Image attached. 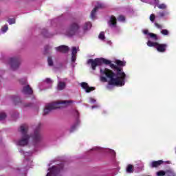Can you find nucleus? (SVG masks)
I'll return each mask as SVG.
<instances>
[{
  "label": "nucleus",
  "instance_id": "1",
  "mask_svg": "<svg viewBox=\"0 0 176 176\" xmlns=\"http://www.w3.org/2000/svg\"><path fill=\"white\" fill-rule=\"evenodd\" d=\"M87 64L91 65L93 71H96V67L102 64L106 65H110L112 69H116V74L113 72L112 70L107 67H100V82L105 83L108 82L107 89L111 90V86H124L126 84V74L124 73L122 69H120L119 66L111 63V60H107L104 58H97L95 59H89L87 60Z\"/></svg>",
  "mask_w": 176,
  "mask_h": 176
},
{
  "label": "nucleus",
  "instance_id": "2",
  "mask_svg": "<svg viewBox=\"0 0 176 176\" xmlns=\"http://www.w3.org/2000/svg\"><path fill=\"white\" fill-rule=\"evenodd\" d=\"M39 129H41V124L36 128L33 133L29 135L28 125H21L20 127V132L22 134V137L16 142V145H19V146H25V145H28L30 140H32V144L34 146L39 145L41 141H42V135H41V133H39Z\"/></svg>",
  "mask_w": 176,
  "mask_h": 176
},
{
  "label": "nucleus",
  "instance_id": "3",
  "mask_svg": "<svg viewBox=\"0 0 176 176\" xmlns=\"http://www.w3.org/2000/svg\"><path fill=\"white\" fill-rule=\"evenodd\" d=\"M91 28V23L87 22L82 27L78 22L72 23L67 30L65 32V34L67 36H83Z\"/></svg>",
  "mask_w": 176,
  "mask_h": 176
},
{
  "label": "nucleus",
  "instance_id": "4",
  "mask_svg": "<svg viewBox=\"0 0 176 176\" xmlns=\"http://www.w3.org/2000/svg\"><path fill=\"white\" fill-rule=\"evenodd\" d=\"M72 102H74L72 100H60L52 103H48L45 105L44 109V115H47V113H49L50 111H53V109L68 107V105L72 104Z\"/></svg>",
  "mask_w": 176,
  "mask_h": 176
},
{
  "label": "nucleus",
  "instance_id": "5",
  "mask_svg": "<svg viewBox=\"0 0 176 176\" xmlns=\"http://www.w3.org/2000/svg\"><path fill=\"white\" fill-rule=\"evenodd\" d=\"M147 46L149 47H155L160 53H164L167 49V44H159L158 43L151 41V40L148 41Z\"/></svg>",
  "mask_w": 176,
  "mask_h": 176
},
{
  "label": "nucleus",
  "instance_id": "6",
  "mask_svg": "<svg viewBox=\"0 0 176 176\" xmlns=\"http://www.w3.org/2000/svg\"><path fill=\"white\" fill-rule=\"evenodd\" d=\"M63 164L58 165V166H52V168H50L48 169V173L46 176H57L61 171H63Z\"/></svg>",
  "mask_w": 176,
  "mask_h": 176
},
{
  "label": "nucleus",
  "instance_id": "7",
  "mask_svg": "<svg viewBox=\"0 0 176 176\" xmlns=\"http://www.w3.org/2000/svg\"><path fill=\"white\" fill-rule=\"evenodd\" d=\"M142 2H145L146 3H150L151 5H155V6H157L158 9H162L164 10L167 9V5L165 3L159 4V0H141Z\"/></svg>",
  "mask_w": 176,
  "mask_h": 176
},
{
  "label": "nucleus",
  "instance_id": "8",
  "mask_svg": "<svg viewBox=\"0 0 176 176\" xmlns=\"http://www.w3.org/2000/svg\"><path fill=\"white\" fill-rule=\"evenodd\" d=\"M9 65L11 69L14 71L20 67V59H19V58H10L9 59Z\"/></svg>",
  "mask_w": 176,
  "mask_h": 176
},
{
  "label": "nucleus",
  "instance_id": "9",
  "mask_svg": "<svg viewBox=\"0 0 176 176\" xmlns=\"http://www.w3.org/2000/svg\"><path fill=\"white\" fill-rule=\"evenodd\" d=\"M95 3H96V5H95V8L91 12V19H92V20H94V19H96V13H97V10H98V9L104 8V4L102 3L96 2Z\"/></svg>",
  "mask_w": 176,
  "mask_h": 176
},
{
  "label": "nucleus",
  "instance_id": "10",
  "mask_svg": "<svg viewBox=\"0 0 176 176\" xmlns=\"http://www.w3.org/2000/svg\"><path fill=\"white\" fill-rule=\"evenodd\" d=\"M53 84V80L50 78H46L45 80V83L40 86V90H46L47 89H51L52 85Z\"/></svg>",
  "mask_w": 176,
  "mask_h": 176
},
{
  "label": "nucleus",
  "instance_id": "11",
  "mask_svg": "<svg viewBox=\"0 0 176 176\" xmlns=\"http://www.w3.org/2000/svg\"><path fill=\"white\" fill-rule=\"evenodd\" d=\"M143 34L147 36V39H152V41H158L159 36L153 33H149L148 30H144Z\"/></svg>",
  "mask_w": 176,
  "mask_h": 176
},
{
  "label": "nucleus",
  "instance_id": "12",
  "mask_svg": "<svg viewBox=\"0 0 176 176\" xmlns=\"http://www.w3.org/2000/svg\"><path fill=\"white\" fill-rule=\"evenodd\" d=\"M65 82H67V78H64L62 81L61 78L58 77L57 89L58 90H64V89H65V86H66Z\"/></svg>",
  "mask_w": 176,
  "mask_h": 176
},
{
  "label": "nucleus",
  "instance_id": "13",
  "mask_svg": "<svg viewBox=\"0 0 176 176\" xmlns=\"http://www.w3.org/2000/svg\"><path fill=\"white\" fill-rule=\"evenodd\" d=\"M79 52V47H72V62L75 63L76 61V54Z\"/></svg>",
  "mask_w": 176,
  "mask_h": 176
},
{
  "label": "nucleus",
  "instance_id": "14",
  "mask_svg": "<svg viewBox=\"0 0 176 176\" xmlns=\"http://www.w3.org/2000/svg\"><path fill=\"white\" fill-rule=\"evenodd\" d=\"M55 50H56V52H60V53H68L69 47L67 45H60L58 47H56Z\"/></svg>",
  "mask_w": 176,
  "mask_h": 176
},
{
  "label": "nucleus",
  "instance_id": "15",
  "mask_svg": "<svg viewBox=\"0 0 176 176\" xmlns=\"http://www.w3.org/2000/svg\"><path fill=\"white\" fill-rule=\"evenodd\" d=\"M81 87L85 90L86 93H90V91H93V90H96L94 87H89L87 82H82Z\"/></svg>",
  "mask_w": 176,
  "mask_h": 176
},
{
  "label": "nucleus",
  "instance_id": "16",
  "mask_svg": "<svg viewBox=\"0 0 176 176\" xmlns=\"http://www.w3.org/2000/svg\"><path fill=\"white\" fill-rule=\"evenodd\" d=\"M109 27L113 28L116 27V18L113 16H111L108 21Z\"/></svg>",
  "mask_w": 176,
  "mask_h": 176
},
{
  "label": "nucleus",
  "instance_id": "17",
  "mask_svg": "<svg viewBox=\"0 0 176 176\" xmlns=\"http://www.w3.org/2000/svg\"><path fill=\"white\" fill-rule=\"evenodd\" d=\"M22 93H23V94H32V89L30 88V85H27L23 87Z\"/></svg>",
  "mask_w": 176,
  "mask_h": 176
},
{
  "label": "nucleus",
  "instance_id": "18",
  "mask_svg": "<svg viewBox=\"0 0 176 176\" xmlns=\"http://www.w3.org/2000/svg\"><path fill=\"white\" fill-rule=\"evenodd\" d=\"M163 163H164L163 160L153 161L151 163V167L152 168L155 167H159V166H161V164H163Z\"/></svg>",
  "mask_w": 176,
  "mask_h": 176
},
{
  "label": "nucleus",
  "instance_id": "19",
  "mask_svg": "<svg viewBox=\"0 0 176 176\" xmlns=\"http://www.w3.org/2000/svg\"><path fill=\"white\" fill-rule=\"evenodd\" d=\"M126 171L128 174H132V173H134V166L131 164L127 165Z\"/></svg>",
  "mask_w": 176,
  "mask_h": 176
},
{
  "label": "nucleus",
  "instance_id": "20",
  "mask_svg": "<svg viewBox=\"0 0 176 176\" xmlns=\"http://www.w3.org/2000/svg\"><path fill=\"white\" fill-rule=\"evenodd\" d=\"M80 122L79 121V120H77L76 123L72 126V127L69 129V132L70 133H74V131H75V130H76V127H78V124H79Z\"/></svg>",
  "mask_w": 176,
  "mask_h": 176
},
{
  "label": "nucleus",
  "instance_id": "21",
  "mask_svg": "<svg viewBox=\"0 0 176 176\" xmlns=\"http://www.w3.org/2000/svg\"><path fill=\"white\" fill-rule=\"evenodd\" d=\"M168 14H170L168 11H162L158 12V16H160V17H166V16H168Z\"/></svg>",
  "mask_w": 176,
  "mask_h": 176
},
{
  "label": "nucleus",
  "instance_id": "22",
  "mask_svg": "<svg viewBox=\"0 0 176 176\" xmlns=\"http://www.w3.org/2000/svg\"><path fill=\"white\" fill-rule=\"evenodd\" d=\"M116 64L118 67H124V65H126V62L117 60H116Z\"/></svg>",
  "mask_w": 176,
  "mask_h": 176
},
{
  "label": "nucleus",
  "instance_id": "23",
  "mask_svg": "<svg viewBox=\"0 0 176 176\" xmlns=\"http://www.w3.org/2000/svg\"><path fill=\"white\" fill-rule=\"evenodd\" d=\"M8 30H9V27L8 26V25H4L1 28V30L0 31V34H5V32H6L8 31Z\"/></svg>",
  "mask_w": 176,
  "mask_h": 176
},
{
  "label": "nucleus",
  "instance_id": "24",
  "mask_svg": "<svg viewBox=\"0 0 176 176\" xmlns=\"http://www.w3.org/2000/svg\"><path fill=\"white\" fill-rule=\"evenodd\" d=\"M105 152H109V153H111V156H113V157L116 156V153L111 148H106Z\"/></svg>",
  "mask_w": 176,
  "mask_h": 176
},
{
  "label": "nucleus",
  "instance_id": "25",
  "mask_svg": "<svg viewBox=\"0 0 176 176\" xmlns=\"http://www.w3.org/2000/svg\"><path fill=\"white\" fill-rule=\"evenodd\" d=\"M47 63L50 67H53V59L52 58V57L50 56L48 57Z\"/></svg>",
  "mask_w": 176,
  "mask_h": 176
},
{
  "label": "nucleus",
  "instance_id": "26",
  "mask_svg": "<svg viewBox=\"0 0 176 176\" xmlns=\"http://www.w3.org/2000/svg\"><path fill=\"white\" fill-rule=\"evenodd\" d=\"M156 175L157 176H164V175H166V171L160 170V171L157 172Z\"/></svg>",
  "mask_w": 176,
  "mask_h": 176
},
{
  "label": "nucleus",
  "instance_id": "27",
  "mask_svg": "<svg viewBox=\"0 0 176 176\" xmlns=\"http://www.w3.org/2000/svg\"><path fill=\"white\" fill-rule=\"evenodd\" d=\"M98 38L101 41H104V39H105V34H104V32H102L100 33Z\"/></svg>",
  "mask_w": 176,
  "mask_h": 176
},
{
  "label": "nucleus",
  "instance_id": "28",
  "mask_svg": "<svg viewBox=\"0 0 176 176\" xmlns=\"http://www.w3.org/2000/svg\"><path fill=\"white\" fill-rule=\"evenodd\" d=\"M150 21H151V23H155V19H156V16H155V14H151L150 15Z\"/></svg>",
  "mask_w": 176,
  "mask_h": 176
},
{
  "label": "nucleus",
  "instance_id": "29",
  "mask_svg": "<svg viewBox=\"0 0 176 176\" xmlns=\"http://www.w3.org/2000/svg\"><path fill=\"white\" fill-rule=\"evenodd\" d=\"M8 23L12 25V24H16V19H10L8 21Z\"/></svg>",
  "mask_w": 176,
  "mask_h": 176
},
{
  "label": "nucleus",
  "instance_id": "30",
  "mask_svg": "<svg viewBox=\"0 0 176 176\" xmlns=\"http://www.w3.org/2000/svg\"><path fill=\"white\" fill-rule=\"evenodd\" d=\"M20 153H23L24 156H31V153L24 152L22 149L19 150Z\"/></svg>",
  "mask_w": 176,
  "mask_h": 176
},
{
  "label": "nucleus",
  "instance_id": "31",
  "mask_svg": "<svg viewBox=\"0 0 176 176\" xmlns=\"http://www.w3.org/2000/svg\"><path fill=\"white\" fill-rule=\"evenodd\" d=\"M6 118V113L2 112L0 113V120H3Z\"/></svg>",
  "mask_w": 176,
  "mask_h": 176
},
{
  "label": "nucleus",
  "instance_id": "32",
  "mask_svg": "<svg viewBox=\"0 0 176 176\" xmlns=\"http://www.w3.org/2000/svg\"><path fill=\"white\" fill-rule=\"evenodd\" d=\"M43 35L44 36H45V38H50V36L49 35V33L47 32V30H45L43 32H42Z\"/></svg>",
  "mask_w": 176,
  "mask_h": 176
},
{
  "label": "nucleus",
  "instance_id": "33",
  "mask_svg": "<svg viewBox=\"0 0 176 176\" xmlns=\"http://www.w3.org/2000/svg\"><path fill=\"white\" fill-rule=\"evenodd\" d=\"M126 18H124V16L123 15H120L118 17V21L124 22L125 21Z\"/></svg>",
  "mask_w": 176,
  "mask_h": 176
},
{
  "label": "nucleus",
  "instance_id": "34",
  "mask_svg": "<svg viewBox=\"0 0 176 176\" xmlns=\"http://www.w3.org/2000/svg\"><path fill=\"white\" fill-rule=\"evenodd\" d=\"M161 34H162V35H168V30L164 29V30H162L161 31Z\"/></svg>",
  "mask_w": 176,
  "mask_h": 176
},
{
  "label": "nucleus",
  "instance_id": "35",
  "mask_svg": "<svg viewBox=\"0 0 176 176\" xmlns=\"http://www.w3.org/2000/svg\"><path fill=\"white\" fill-rule=\"evenodd\" d=\"M155 26L158 28L159 30H162V28H163V26H162L161 25L158 24L157 23H155Z\"/></svg>",
  "mask_w": 176,
  "mask_h": 176
},
{
  "label": "nucleus",
  "instance_id": "36",
  "mask_svg": "<svg viewBox=\"0 0 176 176\" xmlns=\"http://www.w3.org/2000/svg\"><path fill=\"white\" fill-rule=\"evenodd\" d=\"M21 83H22V85H27V79L25 78H23L22 80H20Z\"/></svg>",
  "mask_w": 176,
  "mask_h": 176
},
{
  "label": "nucleus",
  "instance_id": "37",
  "mask_svg": "<svg viewBox=\"0 0 176 176\" xmlns=\"http://www.w3.org/2000/svg\"><path fill=\"white\" fill-rule=\"evenodd\" d=\"M89 102H91V104H94L96 102V99L93 98H89Z\"/></svg>",
  "mask_w": 176,
  "mask_h": 176
},
{
  "label": "nucleus",
  "instance_id": "38",
  "mask_svg": "<svg viewBox=\"0 0 176 176\" xmlns=\"http://www.w3.org/2000/svg\"><path fill=\"white\" fill-rule=\"evenodd\" d=\"M92 151H101V148L99 146H95L92 148Z\"/></svg>",
  "mask_w": 176,
  "mask_h": 176
},
{
  "label": "nucleus",
  "instance_id": "39",
  "mask_svg": "<svg viewBox=\"0 0 176 176\" xmlns=\"http://www.w3.org/2000/svg\"><path fill=\"white\" fill-rule=\"evenodd\" d=\"M50 49H52V47H50V45H47L45 47V52H47V50H50Z\"/></svg>",
  "mask_w": 176,
  "mask_h": 176
},
{
  "label": "nucleus",
  "instance_id": "40",
  "mask_svg": "<svg viewBox=\"0 0 176 176\" xmlns=\"http://www.w3.org/2000/svg\"><path fill=\"white\" fill-rule=\"evenodd\" d=\"M75 113H76V116H79V112H78V111H76Z\"/></svg>",
  "mask_w": 176,
  "mask_h": 176
},
{
  "label": "nucleus",
  "instance_id": "41",
  "mask_svg": "<svg viewBox=\"0 0 176 176\" xmlns=\"http://www.w3.org/2000/svg\"><path fill=\"white\" fill-rule=\"evenodd\" d=\"M91 108L92 109H94V108H98V106H92Z\"/></svg>",
  "mask_w": 176,
  "mask_h": 176
},
{
  "label": "nucleus",
  "instance_id": "42",
  "mask_svg": "<svg viewBox=\"0 0 176 176\" xmlns=\"http://www.w3.org/2000/svg\"><path fill=\"white\" fill-rule=\"evenodd\" d=\"M0 79H2V77L0 76Z\"/></svg>",
  "mask_w": 176,
  "mask_h": 176
}]
</instances>
